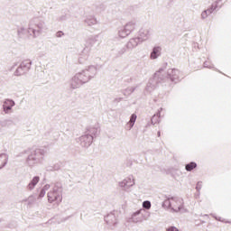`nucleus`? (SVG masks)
Here are the masks:
<instances>
[{"label": "nucleus", "instance_id": "obj_1", "mask_svg": "<svg viewBox=\"0 0 231 231\" xmlns=\"http://www.w3.org/2000/svg\"><path fill=\"white\" fill-rule=\"evenodd\" d=\"M167 69V63H164L162 67H161L158 71V77L161 79L162 86H167L169 88H172L176 86L179 82H181V72L178 69H169L167 73H165V69Z\"/></svg>", "mask_w": 231, "mask_h": 231}, {"label": "nucleus", "instance_id": "obj_2", "mask_svg": "<svg viewBox=\"0 0 231 231\" xmlns=\"http://www.w3.org/2000/svg\"><path fill=\"white\" fill-rule=\"evenodd\" d=\"M97 75V67L90 65L81 72L77 73L71 79L70 88L71 89H78L83 84H88L91 79H95Z\"/></svg>", "mask_w": 231, "mask_h": 231}, {"label": "nucleus", "instance_id": "obj_3", "mask_svg": "<svg viewBox=\"0 0 231 231\" xmlns=\"http://www.w3.org/2000/svg\"><path fill=\"white\" fill-rule=\"evenodd\" d=\"M46 30H48V25H46L44 20L39 17L32 18L29 22L28 33L32 35L34 39L39 37V35H42V33H44Z\"/></svg>", "mask_w": 231, "mask_h": 231}, {"label": "nucleus", "instance_id": "obj_4", "mask_svg": "<svg viewBox=\"0 0 231 231\" xmlns=\"http://www.w3.org/2000/svg\"><path fill=\"white\" fill-rule=\"evenodd\" d=\"M24 153L27 154V158L25 160L26 164L29 167H33L36 163H41L44 158V154H46V151L44 149H35V150H27L24 151Z\"/></svg>", "mask_w": 231, "mask_h": 231}, {"label": "nucleus", "instance_id": "obj_5", "mask_svg": "<svg viewBox=\"0 0 231 231\" xmlns=\"http://www.w3.org/2000/svg\"><path fill=\"white\" fill-rule=\"evenodd\" d=\"M99 133L100 131L98 130V127H88L85 134L79 137L81 147H85L86 149L90 147V145L93 143V141L97 135L99 134Z\"/></svg>", "mask_w": 231, "mask_h": 231}, {"label": "nucleus", "instance_id": "obj_6", "mask_svg": "<svg viewBox=\"0 0 231 231\" xmlns=\"http://www.w3.org/2000/svg\"><path fill=\"white\" fill-rule=\"evenodd\" d=\"M136 46H138L136 40L130 39L127 43H117L113 51L116 57H122L124 53L131 51V50H134V48H136Z\"/></svg>", "mask_w": 231, "mask_h": 231}, {"label": "nucleus", "instance_id": "obj_7", "mask_svg": "<svg viewBox=\"0 0 231 231\" xmlns=\"http://www.w3.org/2000/svg\"><path fill=\"white\" fill-rule=\"evenodd\" d=\"M49 203H62V184L56 182L52 190L47 194Z\"/></svg>", "mask_w": 231, "mask_h": 231}, {"label": "nucleus", "instance_id": "obj_8", "mask_svg": "<svg viewBox=\"0 0 231 231\" xmlns=\"http://www.w3.org/2000/svg\"><path fill=\"white\" fill-rule=\"evenodd\" d=\"M170 199H171V212H172V214H178V212L184 214L187 212L183 199L172 196V198H170Z\"/></svg>", "mask_w": 231, "mask_h": 231}, {"label": "nucleus", "instance_id": "obj_9", "mask_svg": "<svg viewBox=\"0 0 231 231\" xmlns=\"http://www.w3.org/2000/svg\"><path fill=\"white\" fill-rule=\"evenodd\" d=\"M158 75H160V74L155 72L153 74V77L149 79V81L145 87V89H144L145 95H151V93L153 92L156 89V88H158V86H160V84L162 86V80Z\"/></svg>", "mask_w": 231, "mask_h": 231}, {"label": "nucleus", "instance_id": "obj_10", "mask_svg": "<svg viewBox=\"0 0 231 231\" xmlns=\"http://www.w3.org/2000/svg\"><path fill=\"white\" fill-rule=\"evenodd\" d=\"M105 223L110 227L115 228L116 225H118V221L120 219V211L113 210L110 211L106 216L104 217Z\"/></svg>", "mask_w": 231, "mask_h": 231}, {"label": "nucleus", "instance_id": "obj_11", "mask_svg": "<svg viewBox=\"0 0 231 231\" xmlns=\"http://www.w3.org/2000/svg\"><path fill=\"white\" fill-rule=\"evenodd\" d=\"M134 30H136V21H131L118 31V35L121 39H125V37H129Z\"/></svg>", "mask_w": 231, "mask_h": 231}, {"label": "nucleus", "instance_id": "obj_12", "mask_svg": "<svg viewBox=\"0 0 231 231\" xmlns=\"http://www.w3.org/2000/svg\"><path fill=\"white\" fill-rule=\"evenodd\" d=\"M32 69V60H24L20 63L15 71L14 72V77H23V75H26L28 71Z\"/></svg>", "mask_w": 231, "mask_h": 231}, {"label": "nucleus", "instance_id": "obj_13", "mask_svg": "<svg viewBox=\"0 0 231 231\" xmlns=\"http://www.w3.org/2000/svg\"><path fill=\"white\" fill-rule=\"evenodd\" d=\"M150 31L149 29H143L142 28L140 31H139V37H136V38H132L134 39L136 43H137V46H138V43L139 42H143V41H147V39H149L150 37Z\"/></svg>", "mask_w": 231, "mask_h": 231}, {"label": "nucleus", "instance_id": "obj_14", "mask_svg": "<svg viewBox=\"0 0 231 231\" xmlns=\"http://www.w3.org/2000/svg\"><path fill=\"white\" fill-rule=\"evenodd\" d=\"M15 106V101L14 99L7 98L5 100L3 105L4 113L5 115H8L12 109H14V106Z\"/></svg>", "mask_w": 231, "mask_h": 231}, {"label": "nucleus", "instance_id": "obj_15", "mask_svg": "<svg viewBox=\"0 0 231 231\" xmlns=\"http://www.w3.org/2000/svg\"><path fill=\"white\" fill-rule=\"evenodd\" d=\"M91 42H88L86 47L81 51V57L79 59V64H82V59L85 60H88V58L89 57V53H91Z\"/></svg>", "mask_w": 231, "mask_h": 231}, {"label": "nucleus", "instance_id": "obj_16", "mask_svg": "<svg viewBox=\"0 0 231 231\" xmlns=\"http://www.w3.org/2000/svg\"><path fill=\"white\" fill-rule=\"evenodd\" d=\"M134 185V180H132L131 177L125 179L123 181L119 182V187L122 189H131Z\"/></svg>", "mask_w": 231, "mask_h": 231}, {"label": "nucleus", "instance_id": "obj_17", "mask_svg": "<svg viewBox=\"0 0 231 231\" xmlns=\"http://www.w3.org/2000/svg\"><path fill=\"white\" fill-rule=\"evenodd\" d=\"M172 198L171 195H165V199L164 201L162 203V208H165L166 210H171V207H172Z\"/></svg>", "mask_w": 231, "mask_h": 231}, {"label": "nucleus", "instance_id": "obj_18", "mask_svg": "<svg viewBox=\"0 0 231 231\" xmlns=\"http://www.w3.org/2000/svg\"><path fill=\"white\" fill-rule=\"evenodd\" d=\"M39 181H41V177L39 176H34L29 182V184L27 185V190H33V189H35V187H37V183H39Z\"/></svg>", "mask_w": 231, "mask_h": 231}, {"label": "nucleus", "instance_id": "obj_19", "mask_svg": "<svg viewBox=\"0 0 231 231\" xmlns=\"http://www.w3.org/2000/svg\"><path fill=\"white\" fill-rule=\"evenodd\" d=\"M160 55H162V47H160V46L153 47L152 51L151 52V55H150L151 59L152 60H154L158 59V57H160Z\"/></svg>", "mask_w": 231, "mask_h": 231}, {"label": "nucleus", "instance_id": "obj_20", "mask_svg": "<svg viewBox=\"0 0 231 231\" xmlns=\"http://www.w3.org/2000/svg\"><path fill=\"white\" fill-rule=\"evenodd\" d=\"M219 3H221V0H217L207 9L209 15L214 14L217 8H221L223 6V5H219Z\"/></svg>", "mask_w": 231, "mask_h": 231}, {"label": "nucleus", "instance_id": "obj_21", "mask_svg": "<svg viewBox=\"0 0 231 231\" xmlns=\"http://www.w3.org/2000/svg\"><path fill=\"white\" fill-rule=\"evenodd\" d=\"M18 121L19 122V117H13V120L10 119H5L0 121V125L1 127H10L11 125H14V122Z\"/></svg>", "mask_w": 231, "mask_h": 231}, {"label": "nucleus", "instance_id": "obj_22", "mask_svg": "<svg viewBox=\"0 0 231 231\" xmlns=\"http://www.w3.org/2000/svg\"><path fill=\"white\" fill-rule=\"evenodd\" d=\"M8 163V154L0 153V171L1 169H5Z\"/></svg>", "mask_w": 231, "mask_h": 231}, {"label": "nucleus", "instance_id": "obj_23", "mask_svg": "<svg viewBox=\"0 0 231 231\" xmlns=\"http://www.w3.org/2000/svg\"><path fill=\"white\" fill-rule=\"evenodd\" d=\"M198 169V163L196 162H190L185 164V171L187 172H192V171H196Z\"/></svg>", "mask_w": 231, "mask_h": 231}, {"label": "nucleus", "instance_id": "obj_24", "mask_svg": "<svg viewBox=\"0 0 231 231\" xmlns=\"http://www.w3.org/2000/svg\"><path fill=\"white\" fill-rule=\"evenodd\" d=\"M28 33L30 35V32H28V30H26L24 27H21L17 31V35L19 39H26L28 37Z\"/></svg>", "mask_w": 231, "mask_h": 231}, {"label": "nucleus", "instance_id": "obj_25", "mask_svg": "<svg viewBox=\"0 0 231 231\" xmlns=\"http://www.w3.org/2000/svg\"><path fill=\"white\" fill-rule=\"evenodd\" d=\"M84 23H85V24H88V26H93V25L97 24V21L95 16L89 15L84 20Z\"/></svg>", "mask_w": 231, "mask_h": 231}, {"label": "nucleus", "instance_id": "obj_26", "mask_svg": "<svg viewBox=\"0 0 231 231\" xmlns=\"http://www.w3.org/2000/svg\"><path fill=\"white\" fill-rule=\"evenodd\" d=\"M162 111H163V108L161 107L159 110H158V113L156 115H154L152 117V124L154 125V124H160V117L162 116Z\"/></svg>", "mask_w": 231, "mask_h": 231}, {"label": "nucleus", "instance_id": "obj_27", "mask_svg": "<svg viewBox=\"0 0 231 231\" xmlns=\"http://www.w3.org/2000/svg\"><path fill=\"white\" fill-rule=\"evenodd\" d=\"M136 118H138L136 114H132L131 115L130 120H129V122L127 124L129 130H131V129H133V127H134V124H136Z\"/></svg>", "mask_w": 231, "mask_h": 231}, {"label": "nucleus", "instance_id": "obj_28", "mask_svg": "<svg viewBox=\"0 0 231 231\" xmlns=\"http://www.w3.org/2000/svg\"><path fill=\"white\" fill-rule=\"evenodd\" d=\"M136 88H138V86L126 88L125 90H123V95H125V97H129V95H133V93L136 91Z\"/></svg>", "mask_w": 231, "mask_h": 231}, {"label": "nucleus", "instance_id": "obj_29", "mask_svg": "<svg viewBox=\"0 0 231 231\" xmlns=\"http://www.w3.org/2000/svg\"><path fill=\"white\" fill-rule=\"evenodd\" d=\"M68 19H71V14L69 13H65L64 14H61L60 17H58L57 21L59 23H64L68 21Z\"/></svg>", "mask_w": 231, "mask_h": 231}, {"label": "nucleus", "instance_id": "obj_30", "mask_svg": "<svg viewBox=\"0 0 231 231\" xmlns=\"http://www.w3.org/2000/svg\"><path fill=\"white\" fill-rule=\"evenodd\" d=\"M210 216H212L214 217V219H216V221H220V223H226L228 225H231V221L226 220L225 218H222L221 217H217L214 213H211Z\"/></svg>", "mask_w": 231, "mask_h": 231}, {"label": "nucleus", "instance_id": "obj_31", "mask_svg": "<svg viewBox=\"0 0 231 231\" xmlns=\"http://www.w3.org/2000/svg\"><path fill=\"white\" fill-rule=\"evenodd\" d=\"M142 212H143V209H139L132 214V220L134 221V223H138L139 220H136L134 217L140 216Z\"/></svg>", "mask_w": 231, "mask_h": 231}, {"label": "nucleus", "instance_id": "obj_32", "mask_svg": "<svg viewBox=\"0 0 231 231\" xmlns=\"http://www.w3.org/2000/svg\"><path fill=\"white\" fill-rule=\"evenodd\" d=\"M124 82H126V84H133V82H136V79L134 77H126L124 79Z\"/></svg>", "mask_w": 231, "mask_h": 231}, {"label": "nucleus", "instance_id": "obj_33", "mask_svg": "<svg viewBox=\"0 0 231 231\" xmlns=\"http://www.w3.org/2000/svg\"><path fill=\"white\" fill-rule=\"evenodd\" d=\"M152 207L151 201L149 200H144L143 202V208H146V210H150Z\"/></svg>", "mask_w": 231, "mask_h": 231}, {"label": "nucleus", "instance_id": "obj_34", "mask_svg": "<svg viewBox=\"0 0 231 231\" xmlns=\"http://www.w3.org/2000/svg\"><path fill=\"white\" fill-rule=\"evenodd\" d=\"M202 188H203V181L199 180L196 185V190H197V192H199V194Z\"/></svg>", "mask_w": 231, "mask_h": 231}, {"label": "nucleus", "instance_id": "obj_35", "mask_svg": "<svg viewBox=\"0 0 231 231\" xmlns=\"http://www.w3.org/2000/svg\"><path fill=\"white\" fill-rule=\"evenodd\" d=\"M46 196V191L42 189H40V192L38 194V199H42Z\"/></svg>", "mask_w": 231, "mask_h": 231}, {"label": "nucleus", "instance_id": "obj_36", "mask_svg": "<svg viewBox=\"0 0 231 231\" xmlns=\"http://www.w3.org/2000/svg\"><path fill=\"white\" fill-rule=\"evenodd\" d=\"M208 15H210V14H208V10H204L201 13V19H207V17H208Z\"/></svg>", "mask_w": 231, "mask_h": 231}, {"label": "nucleus", "instance_id": "obj_37", "mask_svg": "<svg viewBox=\"0 0 231 231\" xmlns=\"http://www.w3.org/2000/svg\"><path fill=\"white\" fill-rule=\"evenodd\" d=\"M56 37H57L58 39H60V37H64V32H62V31H58V32H56Z\"/></svg>", "mask_w": 231, "mask_h": 231}, {"label": "nucleus", "instance_id": "obj_38", "mask_svg": "<svg viewBox=\"0 0 231 231\" xmlns=\"http://www.w3.org/2000/svg\"><path fill=\"white\" fill-rule=\"evenodd\" d=\"M166 231H180V229H178V227L174 226H169Z\"/></svg>", "mask_w": 231, "mask_h": 231}, {"label": "nucleus", "instance_id": "obj_39", "mask_svg": "<svg viewBox=\"0 0 231 231\" xmlns=\"http://www.w3.org/2000/svg\"><path fill=\"white\" fill-rule=\"evenodd\" d=\"M52 167H53L54 171H60V164H59V163L54 164Z\"/></svg>", "mask_w": 231, "mask_h": 231}, {"label": "nucleus", "instance_id": "obj_40", "mask_svg": "<svg viewBox=\"0 0 231 231\" xmlns=\"http://www.w3.org/2000/svg\"><path fill=\"white\" fill-rule=\"evenodd\" d=\"M203 67L208 68V69H212V68H214V67L208 65V61H205L204 64H203Z\"/></svg>", "mask_w": 231, "mask_h": 231}, {"label": "nucleus", "instance_id": "obj_41", "mask_svg": "<svg viewBox=\"0 0 231 231\" xmlns=\"http://www.w3.org/2000/svg\"><path fill=\"white\" fill-rule=\"evenodd\" d=\"M122 100H124V98H122V97H116L114 99V104H118V102H122Z\"/></svg>", "mask_w": 231, "mask_h": 231}, {"label": "nucleus", "instance_id": "obj_42", "mask_svg": "<svg viewBox=\"0 0 231 231\" xmlns=\"http://www.w3.org/2000/svg\"><path fill=\"white\" fill-rule=\"evenodd\" d=\"M50 187H51L50 184H45V185L43 186V188H42V189L46 192V190H50Z\"/></svg>", "mask_w": 231, "mask_h": 231}, {"label": "nucleus", "instance_id": "obj_43", "mask_svg": "<svg viewBox=\"0 0 231 231\" xmlns=\"http://www.w3.org/2000/svg\"><path fill=\"white\" fill-rule=\"evenodd\" d=\"M46 171H49V172H53V171H54L53 166H48V167L46 168Z\"/></svg>", "mask_w": 231, "mask_h": 231}, {"label": "nucleus", "instance_id": "obj_44", "mask_svg": "<svg viewBox=\"0 0 231 231\" xmlns=\"http://www.w3.org/2000/svg\"><path fill=\"white\" fill-rule=\"evenodd\" d=\"M15 66H17V62L14 63V65L9 69V71H13Z\"/></svg>", "mask_w": 231, "mask_h": 231}, {"label": "nucleus", "instance_id": "obj_45", "mask_svg": "<svg viewBox=\"0 0 231 231\" xmlns=\"http://www.w3.org/2000/svg\"><path fill=\"white\" fill-rule=\"evenodd\" d=\"M157 136H158V138H160V136H162V132L161 131L157 132Z\"/></svg>", "mask_w": 231, "mask_h": 231}, {"label": "nucleus", "instance_id": "obj_46", "mask_svg": "<svg viewBox=\"0 0 231 231\" xmlns=\"http://www.w3.org/2000/svg\"><path fill=\"white\" fill-rule=\"evenodd\" d=\"M69 217H71V216L65 217V218H64V221H68V219H69Z\"/></svg>", "mask_w": 231, "mask_h": 231}, {"label": "nucleus", "instance_id": "obj_47", "mask_svg": "<svg viewBox=\"0 0 231 231\" xmlns=\"http://www.w3.org/2000/svg\"><path fill=\"white\" fill-rule=\"evenodd\" d=\"M203 217H207L208 219V215L205 214L203 215Z\"/></svg>", "mask_w": 231, "mask_h": 231}, {"label": "nucleus", "instance_id": "obj_48", "mask_svg": "<svg viewBox=\"0 0 231 231\" xmlns=\"http://www.w3.org/2000/svg\"><path fill=\"white\" fill-rule=\"evenodd\" d=\"M202 225L205 224L206 222L205 221H201Z\"/></svg>", "mask_w": 231, "mask_h": 231}, {"label": "nucleus", "instance_id": "obj_49", "mask_svg": "<svg viewBox=\"0 0 231 231\" xmlns=\"http://www.w3.org/2000/svg\"><path fill=\"white\" fill-rule=\"evenodd\" d=\"M0 223H1V219H0Z\"/></svg>", "mask_w": 231, "mask_h": 231}]
</instances>
